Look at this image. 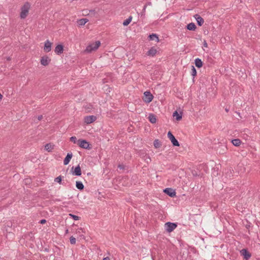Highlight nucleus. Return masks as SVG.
Segmentation results:
<instances>
[{"label": "nucleus", "instance_id": "nucleus-1", "mask_svg": "<svg viewBox=\"0 0 260 260\" xmlns=\"http://www.w3.org/2000/svg\"><path fill=\"white\" fill-rule=\"evenodd\" d=\"M30 5L29 3L26 2L24 5L21 8V12L20 17L21 19L25 18L28 15Z\"/></svg>", "mask_w": 260, "mask_h": 260}, {"label": "nucleus", "instance_id": "nucleus-2", "mask_svg": "<svg viewBox=\"0 0 260 260\" xmlns=\"http://www.w3.org/2000/svg\"><path fill=\"white\" fill-rule=\"evenodd\" d=\"M100 45L101 42L99 41H97L94 43H91L86 47V48L84 50V52L91 53L92 51L98 49Z\"/></svg>", "mask_w": 260, "mask_h": 260}, {"label": "nucleus", "instance_id": "nucleus-3", "mask_svg": "<svg viewBox=\"0 0 260 260\" xmlns=\"http://www.w3.org/2000/svg\"><path fill=\"white\" fill-rule=\"evenodd\" d=\"M77 144L82 148L86 149H90L89 143L85 140L79 139L77 141Z\"/></svg>", "mask_w": 260, "mask_h": 260}, {"label": "nucleus", "instance_id": "nucleus-4", "mask_svg": "<svg viewBox=\"0 0 260 260\" xmlns=\"http://www.w3.org/2000/svg\"><path fill=\"white\" fill-rule=\"evenodd\" d=\"M153 99V95L151 93L150 91H146L144 93V96L143 100L146 103H150Z\"/></svg>", "mask_w": 260, "mask_h": 260}, {"label": "nucleus", "instance_id": "nucleus-5", "mask_svg": "<svg viewBox=\"0 0 260 260\" xmlns=\"http://www.w3.org/2000/svg\"><path fill=\"white\" fill-rule=\"evenodd\" d=\"M177 224L175 223L168 222L165 223V229L168 232H171L177 227Z\"/></svg>", "mask_w": 260, "mask_h": 260}, {"label": "nucleus", "instance_id": "nucleus-6", "mask_svg": "<svg viewBox=\"0 0 260 260\" xmlns=\"http://www.w3.org/2000/svg\"><path fill=\"white\" fill-rule=\"evenodd\" d=\"M168 137L171 140L173 145L174 146H179L180 144L178 140L175 138L171 132H169L168 133Z\"/></svg>", "mask_w": 260, "mask_h": 260}, {"label": "nucleus", "instance_id": "nucleus-7", "mask_svg": "<svg viewBox=\"0 0 260 260\" xmlns=\"http://www.w3.org/2000/svg\"><path fill=\"white\" fill-rule=\"evenodd\" d=\"M164 192L170 197H174L176 196L175 190L172 188H166L164 190Z\"/></svg>", "mask_w": 260, "mask_h": 260}, {"label": "nucleus", "instance_id": "nucleus-8", "mask_svg": "<svg viewBox=\"0 0 260 260\" xmlns=\"http://www.w3.org/2000/svg\"><path fill=\"white\" fill-rule=\"evenodd\" d=\"M74 169V167L72 168V173L73 175L80 176L82 174L81 169L80 167V165H78L77 167H76L74 169V170L72 171Z\"/></svg>", "mask_w": 260, "mask_h": 260}, {"label": "nucleus", "instance_id": "nucleus-9", "mask_svg": "<svg viewBox=\"0 0 260 260\" xmlns=\"http://www.w3.org/2000/svg\"><path fill=\"white\" fill-rule=\"evenodd\" d=\"M96 119V117L94 115L87 116L84 117V122L87 124H90Z\"/></svg>", "mask_w": 260, "mask_h": 260}, {"label": "nucleus", "instance_id": "nucleus-10", "mask_svg": "<svg viewBox=\"0 0 260 260\" xmlns=\"http://www.w3.org/2000/svg\"><path fill=\"white\" fill-rule=\"evenodd\" d=\"M52 43H51L48 40L45 42L44 51L45 52H49L51 50Z\"/></svg>", "mask_w": 260, "mask_h": 260}, {"label": "nucleus", "instance_id": "nucleus-11", "mask_svg": "<svg viewBox=\"0 0 260 260\" xmlns=\"http://www.w3.org/2000/svg\"><path fill=\"white\" fill-rule=\"evenodd\" d=\"M240 253L246 260L249 259L251 256V253L246 249H242L240 251Z\"/></svg>", "mask_w": 260, "mask_h": 260}, {"label": "nucleus", "instance_id": "nucleus-12", "mask_svg": "<svg viewBox=\"0 0 260 260\" xmlns=\"http://www.w3.org/2000/svg\"><path fill=\"white\" fill-rule=\"evenodd\" d=\"M194 17L196 19L197 24H198L199 26H201L203 24V23L204 22V20L203 18L202 17H201L199 15L196 14L194 16Z\"/></svg>", "mask_w": 260, "mask_h": 260}, {"label": "nucleus", "instance_id": "nucleus-13", "mask_svg": "<svg viewBox=\"0 0 260 260\" xmlns=\"http://www.w3.org/2000/svg\"><path fill=\"white\" fill-rule=\"evenodd\" d=\"M51 59L47 56H43L41 59V63L42 65H48L50 63Z\"/></svg>", "mask_w": 260, "mask_h": 260}, {"label": "nucleus", "instance_id": "nucleus-14", "mask_svg": "<svg viewBox=\"0 0 260 260\" xmlns=\"http://www.w3.org/2000/svg\"><path fill=\"white\" fill-rule=\"evenodd\" d=\"M73 156L72 153H68L63 160V164L67 165L69 164L72 157Z\"/></svg>", "mask_w": 260, "mask_h": 260}, {"label": "nucleus", "instance_id": "nucleus-15", "mask_svg": "<svg viewBox=\"0 0 260 260\" xmlns=\"http://www.w3.org/2000/svg\"><path fill=\"white\" fill-rule=\"evenodd\" d=\"M63 47L62 45L59 44L56 46L54 51L57 54H60L63 52Z\"/></svg>", "mask_w": 260, "mask_h": 260}, {"label": "nucleus", "instance_id": "nucleus-16", "mask_svg": "<svg viewBox=\"0 0 260 260\" xmlns=\"http://www.w3.org/2000/svg\"><path fill=\"white\" fill-rule=\"evenodd\" d=\"M157 52V50L155 47H152L151 49L147 52V54L149 56H154Z\"/></svg>", "mask_w": 260, "mask_h": 260}, {"label": "nucleus", "instance_id": "nucleus-17", "mask_svg": "<svg viewBox=\"0 0 260 260\" xmlns=\"http://www.w3.org/2000/svg\"><path fill=\"white\" fill-rule=\"evenodd\" d=\"M196 28L195 24L193 22L189 23L186 26V28L189 30H195Z\"/></svg>", "mask_w": 260, "mask_h": 260}, {"label": "nucleus", "instance_id": "nucleus-18", "mask_svg": "<svg viewBox=\"0 0 260 260\" xmlns=\"http://www.w3.org/2000/svg\"><path fill=\"white\" fill-rule=\"evenodd\" d=\"M88 21L87 18H82L78 20L77 23L79 26H83Z\"/></svg>", "mask_w": 260, "mask_h": 260}, {"label": "nucleus", "instance_id": "nucleus-19", "mask_svg": "<svg viewBox=\"0 0 260 260\" xmlns=\"http://www.w3.org/2000/svg\"><path fill=\"white\" fill-rule=\"evenodd\" d=\"M232 143L235 146H239L242 143L241 141L239 139H233L232 140Z\"/></svg>", "mask_w": 260, "mask_h": 260}, {"label": "nucleus", "instance_id": "nucleus-20", "mask_svg": "<svg viewBox=\"0 0 260 260\" xmlns=\"http://www.w3.org/2000/svg\"><path fill=\"white\" fill-rule=\"evenodd\" d=\"M54 149V145H51L50 143L46 144L45 145V149L48 151L51 152Z\"/></svg>", "mask_w": 260, "mask_h": 260}, {"label": "nucleus", "instance_id": "nucleus-21", "mask_svg": "<svg viewBox=\"0 0 260 260\" xmlns=\"http://www.w3.org/2000/svg\"><path fill=\"white\" fill-rule=\"evenodd\" d=\"M76 187L79 190H82L84 189V185L81 181H76Z\"/></svg>", "mask_w": 260, "mask_h": 260}, {"label": "nucleus", "instance_id": "nucleus-22", "mask_svg": "<svg viewBox=\"0 0 260 260\" xmlns=\"http://www.w3.org/2000/svg\"><path fill=\"white\" fill-rule=\"evenodd\" d=\"M148 119L149 121L152 123H155L156 121V119L155 115L152 114H149Z\"/></svg>", "mask_w": 260, "mask_h": 260}, {"label": "nucleus", "instance_id": "nucleus-23", "mask_svg": "<svg viewBox=\"0 0 260 260\" xmlns=\"http://www.w3.org/2000/svg\"><path fill=\"white\" fill-rule=\"evenodd\" d=\"M148 37H149L150 40H154L156 39V41L157 42H159L158 37L157 36V35H156L155 34H152L151 35H150Z\"/></svg>", "mask_w": 260, "mask_h": 260}, {"label": "nucleus", "instance_id": "nucleus-24", "mask_svg": "<svg viewBox=\"0 0 260 260\" xmlns=\"http://www.w3.org/2000/svg\"><path fill=\"white\" fill-rule=\"evenodd\" d=\"M153 145L155 148H159L161 146L160 142L158 139H155L153 142Z\"/></svg>", "mask_w": 260, "mask_h": 260}, {"label": "nucleus", "instance_id": "nucleus-25", "mask_svg": "<svg viewBox=\"0 0 260 260\" xmlns=\"http://www.w3.org/2000/svg\"><path fill=\"white\" fill-rule=\"evenodd\" d=\"M173 115L174 117H176V119L178 121L182 119V115L179 114L176 111L173 113Z\"/></svg>", "mask_w": 260, "mask_h": 260}, {"label": "nucleus", "instance_id": "nucleus-26", "mask_svg": "<svg viewBox=\"0 0 260 260\" xmlns=\"http://www.w3.org/2000/svg\"><path fill=\"white\" fill-rule=\"evenodd\" d=\"M132 16H130L127 19H126L123 22V23H122L123 25L124 26L128 25L132 21Z\"/></svg>", "mask_w": 260, "mask_h": 260}, {"label": "nucleus", "instance_id": "nucleus-27", "mask_svg": "<svg viewBox=\"0 0 260 260\" xmlns=\"http://www.w3.org/2000/svg\"><path fill=\"white\" fill-rule=\"evenodd\" d=\"M191 67H192V69H191V74L193 76V78H194V76H196L197 75V71L194 68V66H191Z\"/></svg>", "mask_w": 260, "mask_h": 260}, {"label": "nucleus", "instance_id": "nucleus-28", "mask_svg": "<svg viewBox=\"0 0 260 260\" xmlns=\"http://www.w3.org/2000/svg\"><path fill=\"white\" fill-rule=\"evenodd\" d=\"M54 181L59 183L60 184H62V177L61 176H59L55 178Z\"/></svg>", "mask_w": 260, "mask_h": 260}, {"label": "nucleus", "instance_id": "nucleus-29", "mask_svg": "<svg viewBox=\"0 0 260 260\" xmlns=\"http://www.w3.org/2000/svg\"><path fill=\"white\" fill-rule=\"evenodd\" d=\"M195 65H203L202 61L201 59L197 58L194 60Z\"/></svg>", "mask_w": 260, "mask_h": 260}, {"label": "nucleus", "instance_id": "nucleus-30", "mask_svg": "<svg viewBox=\"0 0 260 260\" xmlns=\"http://www.w3.org/2000/svg\"><path fill=\"white\" fill-rule=\"evenodd\" d=\"M69 216H71L75 220H78L80 218V217H79L78 216L72 214H70Z\"/></svg>", "mask_w": 260, "mask_h": 260}, {"label": "nucleus", "instance_id": "nucleus-31", "mask_svg": "<svg viewBox=\"0 0 260 260\" xmlns=\"http://www.w3.org/2000/svg\"><path fill=\"white\" fill-rule=\"evenodd\" d=\"M70 243L71 244H75L76 243V238L73 237V236L70 237Z\"/></svg>", "mask_w": 260, "mask_h": 260}, {"label": "nucleus", "instance_id": "nucleus-32", "mask_svg": "<svg viewBox=\"0 0 260 260\" xmlns=\"http://www.w3.org/2000/svg\"><path fill=\"white\" fill-rule=\"evenodd\" d=\"M70 141L73 142L74 144L77 143V138L75 136H72L70 138Z\"/></svg>", "mask_w": 260, "mask_h": 260}, {"label": "nucleus", "instance_id": "nucleus-33", "mask_svg": "<svg viewBox=\"0 0 260 260\" xmlns=\"http://www.w3.org/2000/svg\"><path fill=\"white\" fill-rule=\"evenodd\" d=\"M46 222V220L45 219H42V220H41L40 221V223L41 224H44V223H45Z\"/></svg>", "mask_w": 260, "mask_h": 260}, {"label": "nucleus", "instance_id": "nucleus-34", "mask_svg": "<svg viewBox=\"0 0 260 260\" xmlns=\"http://www.w3.org/2000/svg\"><path fill=\"white\" fill-rule=\"evenodd\" d=\"M118 167L120 169H124V166L122 165H119Z\"/></svg>", "mask_w": 260, "mask_h": 260}, {"label": "nucleus", "instance_id": "nucleus-35", "mask_svg": "<svg viewBox=\"0 0 260 260\" xmlns=\"http://www.w3.org/2000/svg\"><path fill=\"white\" fill-rule=\"evenodd\" d=\"M43 118V116L42 115H39L38 117V120H42Z\"/></svg>", "mask_w": 260, "mask_h": 260}, {"label": "nucleus", "instance_id": "nucleus-36", "mask_svg": "<svg viewBox=\"0 0 260 260\" xmlns=\"http://www.w3.org/2000/svg\"><path fill=\"white\" fill-rule=\"evenodd\" d=\"M103 260H110V258L109 257H106L103 258Z\"/></svg>", "mask_w": 260, "mask_h": 260}, {"label": "nucleus", "instance_id": "nucleus-37", "mask_svg": "<svg viewBox=\"0 0 260 260\" xmlns=\"http://www.w3.org/2000/svg\"><path fill=\"white\" fill-rule=\"evenodd\" d=\"M3 98V95L0 93V102L2 100Z\"/></svg>", "mask_w": 260, "mask_h": 260}, {"label": "nucleus", "instance_id": "nucleus-38", "mask_svg": "<svg viewBox=\"0 0 260 260\" xmlns=\"http://www.w3.org/2000/svg\"><path fill=\"white\" fill-rule=\"evenodd\" d=\"M146 6H144V9H143V11H145V9H146Z\"/></svg>", "mask_w": 260, "mask_h": 260}, {"label": "nucleus", "instance_id": "nucleus-39", "mask_svg": "<svg viewBox=\"0 0 260 260\" xmlns=\"http://www.w3.org/2000/svg\"><path fill=\"white\" fill-rule=\"evenodd\" d=\"M68 232V230H67L66 231V233H67Z\"/></svg>", "mask_w": 260, "mask_h": 260}, {"label": "nucleus", "instance_id": "nucleus-40", "mask_svg": "<svg viewBox=\"0 0 260 260\" xmlns=\"http://www.w3.org/2000/svg\"><path fill=\"white\" fill-rule=\"evenodd\" d=\"M205 46H207V44L206 43H205Z\"/></svg>", "mask_w": 260, "mask_h": 260}, {"label": "nucleus", "instance_id": "nucleus-41", "mask_svg": "<svg viewBox=\"0 0 260 260\" xmlns=\"http://www.w3.org/2000/svg\"><path fill=\"white\" fill-rule=\"evenodd\" d=\"M197 67L198 68H201L202 66H197Z\"/></svg>", "mask_w": 260, "mask_h": 260}, {"label": "nucleus", "instance_id": "nucleus-42", "mask_svg": "<svg viewBox=\"0 0 260 260\" xmlns=\"http://www.w3.org/2000/svg\"><path fill=\"white\" fill-rule=\"evenodd\" d=\"M226 111L228 112V109H225Z\"/></svg>", "mask_w": 260, "mask_h": 260}, {"label": "nucleus", "instance_id": "nucleus-43", "mask_svg": "<svg viewBox=\"0 0 260 260\" xmlns=\"http://www.w3.org/2000/svg\"><path fill=\"white\" fill-rule=\"evenodd\" d=\"M148 158L150 160V158L149 157H148Z\"/></svg>", "mask_w": 260, "mask_h": 260}]
</instances>
